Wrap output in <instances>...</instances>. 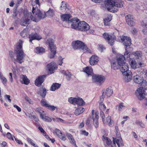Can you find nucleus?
I'll return each instance as SVG.
<instances>
[{
    "mask_svg": "<svg viewBox=\"0 0 147 147\" xmlns=\"http://www.w3.org/2000/svg\"><path fill=\"white\" fill-rule=\"evenodd\" d=\"M32 12L34 16H33L31 13L27 12L26 13H24V16L25 18H23L20 22V24L23 26L28 25L32 21L37 22L42 18L45 17L43 15L41 11L38 9H36L33 7Z\"/></svg>",
    "mask_w": 147,
    "mask_h": 147,
    "instance_id": "1",
    "label": "nucleus"
},
{
    "mask_svg": "<svg viewBox=\"0 0 147 147\" xmlns=\"http://www.w3.org/2000/svg\"><path fill=\"white\" fill-rule=\"evenodd\" d=\"M105 6L107 9L112 12H115L118 10V7H122L124 4V1L120 0H107Z\"/></svg>",
    "mask_w": 147,
    "mask_h": 147,
    "instance_id": "2",
    "label": "nucleus"
},
{
    "mask_svg": "<svg viewBox=\"0 0 147 147\" xmlns=\"http://www.w3.org/2000/svg\"><path fill=\"white\" fill-rule=\"evenodd\" d=\"M23 40H19L17 44L16 49L15 50L16 56V61L18 63L21 64L24 61L26 54L24 53L22 48Z\"/></svg>",
    "mask_w": 147,
    "mask_h": 147,
    "instance_id": "3",
    "label": "nucleus"
},
{
    "mask_svg": "<svg viewBox=\"0 0 147 147\" xmlns=\"http://www.w3.org/2000/svg\"><path fill=\"white\" fill-rule=\"evenodd\" d=\"M71 26L73 29L84 32L88 30L90 28L89 25L86 22L84 21L79 22V20L77 19L74 21Z\"/></svg>",
    "mask_w": 147,
    "mask_h": 147,
    "instance_id": "4",
    "label": "nucleus"
},
{
    "mask_svg": "<svg viewBox=\"0 0 147 147\" xmlns=\"http://www.w3.org/2000/svg\"><path fill=\"white\" fill-rule=\"evenodd\" d=\"M117 62L118 64L121 66L120 70L122 73L123 75L125 76V81L126 82H129L132 79V76L131 72L129 70L128 65V64L125 63L124 61H120V63H119V61Z\"/></svg>",
    "mask_w": 147,
    "mask_h": 147,
    "instance_id": "5",
    "label": "nucleus"
},
{
    "mask_svg": "<svg viewBox=\"0 0 147 147\" xmlns=\"http://www.w3.org/2000/svg\"><path fill=\"white\" fill-rule=\"evenodd\" d=\"M73 48L76 50H81L84 52L90 51L83 42L79 40L73 41L72 43Z\"/></svg>",
    "mask_w": 147,
    "mask_h": 147,
    "instance_id": "6",
    "label": "nucleus"
},
{
    "mask_svg": "<svg viewBox=\"0 0 147 147\" xmlns=\"http://www.w3.org/2000/svg\"><path fill=\"white\" fill-rule=\"evenodd\" d=\"M47 43L49 46L51 51L49 57L50 59L53 58L56 53V47L54 45L53 39L52 38H48L47 41Z\"/></svg>",
    "mask_w": 147,
    "mask_h": 147,
    "instance_id": "7",
    "label": "nucleus"
},
{
    "mask_svg": "<svg viewBox=\"0 0 147 147\" xmlns=\"http://www.w3.org/2000/svg\"><path fill=\"white\" fill-rule=\"evenodd\" d=\"M137 74L134 76L133 79L135 82L145 87L147 85V82L144 79L143 75Z\"/></svg>",
    "mask_w": 147,
    "mask_h": 147,
    "instance_id": "8",
    "label": "nucleus"
},
{
    "mask_svg": "<svg viewBox=\"0 0 147 147\" xmlns=\"http://www.w3.org/2000/svg\"><path fill=\"white\" fill-rule=\"evenodd\" d=\"M125 51L124 55H119L117 59V61H119V63H120V61H124L125 59L130 60L132 58L133 56L132 54L127 50V47H125Z\"/></svg>",
    "mask_w": 147,
    "mask_h": 147,
    "instance_id": "9",
    "label": "nucleus"
},
{
    "mask_svg": "<svg viewBox=\"0 0 147 147\" xmlns=\"http://www.w3.org/2000/svg\"><path fill=\"white\" fill-rule=\"evenodd\" d=\"M103 36L104 38L107 40L109 44L111 45H113L116 39L115 36L113 35H109L106 32L103 34Z\"/></svg>",
    "mask_w": 147,
    "mask_h": 147,
    "instance_id": "10",
    "label": "nucleus"
},
{
    "mask_svg": "<svg viewBox=\"0 0 147 147\" xmlns=\"http://www.w3.org/2000/svg\"><path fill=\"white\" fill-rule=\"evenodd\" d=\"M40 103L41 105L50 111H53L55 110L56 109L57 111V108L56 107H55L53 105H51L49 104L47 100L45 99H42L40 101Z\"/></svg>",
    "mask_w": 147,
    "mask_h": 147,
    "instance_id": "11",
    "label": "nucleus"
},
{
    "mask_svg": "<svg viewBox=\"0 0 147 147\" xmlns=\"http://www.w3.org/2000/svg\"><path fill=\"white\" fill-rule=\"evenodd\" d=\"M99 113L98 111L95 112L93 110L92 111V117L94 122V124L96 128L98 127Z\"/></svg>",
    "mask_w": 147,
    "mask_h": 147,
    "instance_id": "12",
    "label": "nucleus"
},
{
    "mask_svg": "<svg viewBox=\"0 0 147 147\" xmlns=\"http://www.w3.org/2000/svg\"><path fill=\"white\" fill-rule=\"evenodd\" d=\"M71 15L70 14H65L62 15L61 16V19L63 21H65L68 23H72L73 24L74 21L76 20V18L71 19Z\"/></svg>",
    "mask_w": 147,
    "mask_h": 147,
    "instance_id": "13",
    "label": "nucleus"
},
{
    "mask_svg": "<svg viewBox=\"0 0 147 147\" xmlns=\"http://www.w3.org/2000/svg\"><path fill=\"white\" fill-rule=\"evenodd\" d=\"M92 79L95 82L101 84L103 83L105 80V78L102 75H94L92 76Z\"/></svg>",
    "mask_w": 147,
    "mask_h": 147,
    "instance_id": "14",
    "label": "nucleus"
},
{
    "mask_svg": "<svg viewBox=\"0 0 147 147\" xmlns=\"http://www.w3.org/2000/svg\"><path fill=\"white\" fill-rule=\"evenodd\" d=\"M57 68V66L54 62H52L47 65V69L51 74L54 73L55 71Z\"/></svg>",
    "mask_w": 147,
    "mask_h": 147,
    "instance_id": "15",
    "label": "nucleus"
},
{
    "mask_svg": "<svg viewBox=\"0 0 147 147\" xmlns=\"http://www.w3.org/2000/svg\"><path fill=\"white\" fill-rule=\"evenodd\" d=\"M47 76V75H44L38 76L35 81V85L36 86H40L44 81L45 79L46 78Z\"/></svg>",
    "mask_w": 147,
    "mask_h": 147,
    "instance_id": "16",
    "label": "nucleus"
},
{
    "mask_svg": "<svg viewBox=\"0 0 147 147\" xmlns=\"http://www.w3.org/2000/svg\"><path fill=\"white\" fill-rule=\"evenodd\" d=\"M120 38L123 45L125 47L130 46L131 44V39L129 37L125 36H120Z\"/></svg>",
    "mask_w": 147,
    "mask_h": 147,
    "instance_id": "17",
    "label": "nucleus"
},
{
    "mask_svg": "<svg viewBox=\"0 0 147 147\" xmlns=\"http://www.w3.org/2000/svg\"><path fill=\"white\" fill-rule=\"evenodd\" d=\"M99 61L98 57L96 55H92L90 58L89 62L90 64L92 66L96 65Z\"/></svg>",
    "mask_w": 147,
    "mask_h": 147,
    "instance_id": "18",
    "label": "nucleus"
},
{
    "mask_svg": "<svg viewBox=\"0 0 147 147\" xmlns=\"http://www.w3.org/2000/svg\"><path fill=\"white\" fill-rule=\"evenodd\" d=\"M118 137L116 138H113V140L115 141V144L116 143L118 147H120V146H123V142L122 139L120 136V135L118 134Z\"/></svg>",
    "mask_w": 147,
    "mask_h": 147,
    "instance_id": "19",
    "label": "nucleus"
},
{
    "mask_svg": "<svg viewBox=\"0 0 147 147\" xmlns=\"http://www.w3.org/2000/svg\"><path fill=\"white\" fill-rule=\"evenodd\" d=\"M28 37L30 39L29 42L32 44H33L32 42L33 40H39L42 38L41 36H39L36 33H32L29 35Z\"/></svg>",
    "mask_w": 147,
    "mask_h": 147,
    "instance_id": "20",
    "label": "nucleus"
},
{
    "mask_svg": "<svg viewBox=\"0 0 147 147\" xmlns=\"http://www.w3.org/2000/svg\"><path fill=\"white\" fill-rule=\"evenodd\" d=\"M126 22L127 24L131 26H133L135 25L134 20L132 16L129 14L125 17Z\"/></svg>",
    "mask_w": 147,
    "mask_h": 147,
    "instance_id": "21",
    "label": "nucleus"
},
{
    "mask_svg": "<svg viewBox=\"0 0 147 147\" xmlns=\"http://www.w3.org/2000/svg\"><path fill=\"white\" fill-rule=\"evenodd\" d=\"M83 71L86 73L88 76H92L93 74V70L92 67L91 66H87L84 68Z\"/></svg>",
    "mask_w": 147,
    "mask_h": 147,
    "instance_id": "22",
    "label": "nucleus"
},
{
    "mask_svg": "<svg viewBox=\"0 0 147 147\" xmlns=\"http://www.w3.org/2000/svg\"><path fill=\"white\" fill-rule=\"evenodd\" d=\"M66 135L68 139L70 140L71 143L75 145L76 147H78L72 135L71 134L68 133H66Z\"/></svg>",
    "mask_w": 147,
    "mask_h": 147,
    "instance_id": "23",
    "label": "nucleus"
},
{
    "mask_svg": "<svg viewBox=\"0 0 147 147\" xmlns=\"http://www.w3.org/2000/svg\"><path fill=\"white\" fill-rule=\"evenodd\" d=\"M20 78L22 79L21 82L22 84L28 85L30 83L29 80L28 79L26 75H22L20 76Z\"/></svg>",
    "mask_w": 147,
    "mask_h": 147,
    "instance_id": "24",
    "label": "nucleus"
},
{
    "mask_svg": "<svg viewBox=\"0 0 147 147\" xmlns=\"http://www.w3.org/2000/svg\"><path fill=\"white\" fill-rule=\"evenodd\" d=\"M61 84L57 83H53L51 86L50 90L55 91L59 88L61 86Z\"/></svg>",
    "mask_w": 147,
    "mask_h": 147,
    "instance_id": "25",
    "label": "nucleus"
},
{
    "mask_svg": "<svg viewBox=\"0 0 147 147\" xmlns=\"http://www.w3.org/2000/svg\"><path fill=\"white\" fill-rule=\"evenodd\" d=\"M85 110V109L83 107H78L75 110L74 114L76 116H78L83 113Z\"/></svg>",
    "mask_w": 147,
    "mask_h": 147,
    "instance_id": "26",
    "label": "nucleus"
},
{
    "mask_svg": "<svg viewBox=\"0 0 147 147\" xmlns=\"http://www.w3.org/2000/svg\"><path fill=\"white\" fill-rule=\"evenodd\" d=\"M75 102V105L76 104L78 105L82 106L85 104V102L83 99L79 97L76 98Z\"/></svg>",
    "mask_w": 147,
    "mask_h": 147,
    "instance_id": "27",
    "label": "nucleus"
},
{
    "mask_svg": "<svg viewBox=\"0 0 147 147\" xmlns=\"http://www.w3.org/2000/svg\"><path fill=\"white\" fill-rule=\"evenodd\" d=\"M39 92L40 96L44 98L47 93L46 90L45 88H40Z\"/></svg>",
    "mask_w": 147,
    "mask_h": 147,
    "instance_id": "28",
    "label": "nucleus"
},
{
    "mask_svg": "<svg viewBox=\"0 0 147 147\" xmlns=\"http://www.w3.org/2000/svg\"><path fill=\"white\" fill-rule=\"evenodd\" d=\"M67 9L66 3L65 2L63 1L62 2L61 6L60 7V9L62 12H67Z\"/></svg>",
    "mask_w": 147,
    "mask_h": 147,
    "instance_id": "29",
    "label": "nucleus"
},
{
    "mask_svg": "<svg viewBox=\"0 0 147 147\" xmlns=\"http://www.w3.org/2000/svg\"><path fill=\"white\" fill-rule=\"evenodd\" d=\"M112 16L110 15H108L107 17L104 19V23L105 25L107 26L109 24V22L112 20Z\"/></svg>",
    "mask_w": 147,
    "mask_h": 147,
    "instance_id": "30",
    "label": "nucleus"
},
{
    "mask_svg": "<svg viewBox=\"0 0 147 147\" xmlns=\"http://www.w3.org/2000/svg\"><path fill=\"white\" fill-rule=\"evenodd\" d=\"M40 117L41 118L45 121L47 122H51L52 121V119L43 114L41 113L40 114Z\"/></svg>",
    "mask_w": 147,
    "mask_h": 147,
    "instance_id": "31",
    "label": "nucleus"
},
{
    "mask_svg": "<svg viewBox=\"0 0 147 147\" xmlns=\"http://www.w3.org/2000/svg\"><path fill=\"white\" fill-rule=\"evenodd\" d=\"M35 51L38 54H42L45 52V49L42 47H37L35 49Z\"/></svg>",
    "mask_w": 147,
    "mask_h": 147,
    "instance_id": "32",
    "label": "nucleus"
},
{
    "mask_svg": "<svg viewBox=\"0 0 147 147\" xmlns=\"http://www.w3.org/2000/svg\"><path fill=\"white\" fill-rule=\"evenodd\" d=\"M133 55H134L136 58L139 59L142 56V53L141 51H137L132 53Z\"/></svg>",
    "mask_w": 147,
    "mask_h": 147,
    "instance_id": "33",
    "label": "nucleus"
},
{
    "mask_svg": "<svg viewBox=\"0 0 147 147\" xmlns=\"http://www.w3.org/2000/svg\"><path fill=\"white\" fill-rule=\"evenodd\" d=\"M28 30L27 28H25L20 33V35L23 38H24L27 36L28 33Z\"/></svg>",
    "mask_w": 147,
    "mask_h": 147,
    "instance_id": "34",
    "label": "nucleus"
},
{
    "mask_svg": "<svg viewBox=\"0 0 147 147\" xmlns=\"http://www.w3.org/2000/svg\"><path fill=\"white\" fill-rule=\"evenodd\" d=\"M113 91L111 87L107 89L105 94L107 97H110L113 94Z\"/></svg>",
    "mask_w": 147,
    "mask_h": 147,
    "instance_id": "35",
    "label": "nucleus"
},
{
    "mask_svg": "<svg viewBox=\"0 0 147 147\" xmlns=\"http://www.w3.org/2000/svg\"><path fill=\"white\" fill-rule=\"evenodd\" d=\"M111 67L114 70L118 69L120 65L118 64L117 62V64H116L115 61H112L111 62Z\"/></svg>",
    "mask_w": 147,
    "mask_h": 147,
    "instance_id": "36",
    "label": "nucleus"
},
{
    "mask_svg": "<svg viewBox=\"0 0 147 147\" xmlns=\"http://www.w3.org/2000/svg\"><path fill=\"white\" fill-rule=\"evenodd\" d=\"M130 65L132 69H135L138 68V67H137V63L135 59H132L131 60L130 63Z\"/></svg>",
    "mask_w": 147,
    "mask_h": 147,
    "instance_id": "37",
    "label": "nucleus"
},
{
    "mask_svg": "<svg viewBox=\"0 0 147 147\" xmlns=\"http://www.w3.org/2000/svg\"><path fill=\"white\" fill-rule=\"evenodd\" d=\"M54 14V10L50 9L46 13L45 15L46 16H52Z\"/></svg>",
    "mask_w": 147,
    "mask_h": 147,
    "instance_id": "38",
    "label": "nucleus"
},
{
    "mask_svg": "<svg viewBox=\"0 0 147 147\" xmlns=\"http://www.w3.org/2000/svg\"><path fill=\"white\" fill-rule=\"evenodd\" d=\"M123 104H124L123 102L120 103L116 106V109H118L119 111H121L122 109L125 107Z\"/></svg>",
    "mask_w": 147,
    "mask_h": 147,
    "instance_id": "39",
    "label": "nucleus"
},
{
    "mask_svg": "<svg viewBox=\"0 0 147 147\" xmlns=\"http://www.w3.org/2000/svg\"><path fill=\"white\" fill-rule=\"evenodd\" d=\"M9 55L12 61H16V59H15L14 53L12 51H9Z\"/></svg>",
    "mask_w": 147,
    "mask_h": 147,
    "instance_id": "40",
    "label": "nucleus"
},
{
    "mask_svg": "<svg viewBox=\"0 0 147 147\" xmlns=\"http://www.w3.org/2000/svg\"><path fill=\"white\" fill-rule=\"evenodd\" d=\"M0 78L3 84L5 85L6 84L7 81V79L1 74H0Z\"/></svg>",
    "mask_w": 147,
    "mask_h": 147,
    "instance_id": "41",
    "label": "nucleus"
},
{
    "mask_svg": "<svg viewBox=\"0 0 147 147\" xmlns=\"http://www.w3.org/2000/svg\"><path fill=\"white\" fill-rule=\"evenodd\" d=\"M18 13L17 9H16L13 10V14L12 15V17L14 19L17 18V15Z\"/></svg>",
    "mask_w": 147,
    "mask_h": 147,
    "instance_id": "42",
    "label": "nucleus"
},
{
    "mask_svg": "<svg viewBox=\"0 0 147 147\" xmlns=\"http://www.w3.org/2000/svg\"><path fill=\"white\" fill-rule=\"evenodd\" d=\"M99 107L100 111H104L106 109V106L102 102L100 103Z\"/></svg>",
    "mask_w": 147,
    "mask_h": 147,
    "instance_id": "43",
    "label": "nucleus"
},
{
    "mask_svg": "<svg viewBox=\"0 0 147 147\" xmlns=\"http://www.w3.org/2000/svg\"><path fill=\"white\" fill-rule=\"evenodd\" d=\"M76 98L70 97L68 98V101L74 105H75V101L76 100Z\"/></svg>",
    "mask_w": 147,
    "mask_h": 147,
    "instance_id": "44",
    "label": "nucleus"
},
{
    "mask_svg": "<svg viewBox=\"0 0 147 147\" xmlns=\"http://www.w3.org/2000/svg\"><path fill=\"white\" fill-rule=\"evenodd\" d=\"M141 25L143 27L147 28V18L144 19L141 24Z\"/></svg>",
    "mask_w": 147,
    "mask_h": 147,
    "instance_id": "45",
    "label": "nucleus"
},
{
    "mask_svg": "<svg viewBox=\"0 0 147 147\" xmlns=\"http://www.w3.org/2000/svg\"><path fill=\"white\" fill-rule=\"evenodd\" d=\"M98 49L101 52H102L105 49L103 45H98Z\"/></svg>",
    "mask_w": 147,
    "mask_h": 147,
    "instance_id": "46",
    "label": "nucleus"
},
{
    "mask_svg": "<svg viewBox=\"0 0 147 147\" xmlns=\"http://www.w3.org/2000/svg\"><path fill=\"white\" fill-rule=\"evenodd\" d=\"M62 133L60 130L57 129H55L54 132V133L58 137Z\"/></svg>",
    "mask_w": 147,
    "mask_h": 147,
    "instance_id": "47",
    "label": "nucleus"
},
{
    "mask_svg": "<svg viewBox=\"0 0 147 147\" xmlns=\"http://www.w3.org/2000/svg\"><path fill=\"white\" fill-rule=\"evenodd\" d=\"M66 76V78L68 80H70L71 77V74L70 73L67 71L66 74L65 75Z\"/></svg>",
    "mask_w": 147,
    "mask_h": 147,
    "instance_id": "48",
    "label": "nucleus"
},
{
    "mask_svg": "<svg viewBox=\"0 0 147 147\" xmlns=\"http://www.w3.org/2000/svg\"><path fill=\"white\" fill-rule=\"evenodd\" d=\"M26 140L28 143L30 144L32 146L33 145H34V141L29 138H26Z\"/></svg>",
    "mask_w": 147,
    "mask_h": 147,
    "instance_id": "49",
    "label": "nucleus"
},
{
    "mask_svg": "<svg viewBox=\"0 0 147 147\" xmlns=\"http://www.w3.org/2000/svg\"><path fill=\"white\" fill-rule=\"evenodd\" d=\"M25 99L30 104H33V102L32 100L28 96H26L25 97Z\"/></svg>",
    "mask_w": 147,
    "mask_h": 147,
    "instance_id": "50",
    "label": "nucleus"
},
{
    "mask_svg": "<svg viewBox=\"0 0 147 147\" xmlns=\"http://www.w3.org/2000/svg\"><path fill=\"white\" fill-rule=\"evenodd\" d=\"M58 137H59L61 140L63 141H65L66 139V138L65 135L64 134H63L62 133Z\"/></svg>",
    "mask_w": 147,
    "mask_h": 147,
    "instance_id": "51",
    "label": "nucleus"
},
{
    "mask_svg": "<svg viewBox=\"0 0 147 147\" xmlns=\"http://www.w3.org/2000/svg\"><path fill=\"white\" fill-rule=\"evenodd\" d=\"M145 97L144 96V95L143 93H141L139 94L138 98L140 100H141L144 99Z\"/></svg>",
    "mask_w": 147,
    "mask_h": 147,
    "instance_id": "52",
    "label": "nucleus"
},
{
    "mask_svg": "<svg viewBox=\"0 0 147 147\" xmlns=\"http://www.w3.org/2000/svg\"><path fill=\"white\" fill-rule=\"evenodd\" d=\"M7 138L11 140H13V138L11 134L9 132H8L7 134Z\"/></svg>",
    "mask_w": 147,
    "mask_h": 147,
    "instance_id": "53",
    "label": "nucleus"
},
{
    "mask_svg": "<svg viewBox=\"0 0 147 147\" xmlns=\"http://www.w3.org/2000/svg\"><path fill=\"white\" fill-rule=\"evenodd\" d=\"M104 111H100V115L102 119V121L103 122H104V121L105 120V115L103 112Z\"/></svg>",
    "mask_w": 147,
    "mask_h": 147,
    "instance_id": "54",
    "label": "nucleus"
},
{
    "mask_svg": "<svg viewBox=\"0 0 147 147\" xmlns=\"http://www.w3.org/2000/svg\"><path fill=\"white\" fill-rule=\"evenodd\" d=\"M136 123L138 124L142 128H144L145 127V125L141 121H137L136 122Z\"/></svg>",
    "mask_w": 147,
    "mask_h": 147,
    "instance_id": "55",
    "label": "nucleus"
},
{
    "mask_svg": "<svg viewBox=\"0 0 147 147\" xmlns=\"http://www.w3.org/2000/svg\"><path fill=\"white\" fill-rule=\"evenodd\" d=\"M22 2V0H17V3L16 4V7H18L20 4Z\"/></svg>",
    "mask_w": 147,
    "mask_h": 147,
    "instance_id": "56",
    "label": "nucleus"
},
{
    "mask_svg": "<svg viewBox=\"0 0 147 147\" xmlns=\"http://www.w3.org/2000/svg\"><path fill=\"white\" fill-rule=\"evenodd\" d=\"M81 134L84 136H87L88 135L89 133L88 132L86 131V130H84L81 131Z\"/></svg>",
    "mask_w": 147,
    "mask_h": 147,
    "instance_id": "57",
    "label": "nucleus"
},
{
    "mask_svg": "<svg viewBox=\"0 0 147 147\" xmlns=\"http://www.w3.org/2000/svg\"><path fill=\"white\" fill-rule=\"evenodd\" d=\"M114 122L113 121L111 120L108 123V125L110 126H113L114 125Z\"/></svg>",
    "mask_w": 147,
    "mask_h": 147,
    "instance_id": "58",
    "label": "nucleus"
},
{
    "mask_svg": "<svg viewBox=\"0 0 147 147\" xmlns=\"http://www.w3.org/2000/svg\"><path fill=\"white\" fill-rule=\"evenodd\" d=\"M90 119L91 118H88L87 119L86 123V125L88 126L90 125Z\"/></svg>",
    "mask_w": 147,
    "mask_h": 147,
    "instance_id": "59",
    "label": "nucleus"
},
{
    "mask_svg": "<svg viewBox=\"0 0 147 147\" xmlns=\"http://www.w3.org/2000/svg\"><path fill=\"white\" fill-rule=\"evenodd\" d=\"M62 57L61 56H60L59 57V64L60 65H61L63 63V58H61Z\"/></svg>",
    "mask_w": 147,
    "mask_h": 147,
    "instance_id": "60",
    "label": "nucleus"
},
{
    "mask_svg": "<svg viewBox=\"0 0 147 147\" xmlns=\"http://www.w3.org/2000/svg\"><path fill=\"white\" fill-rule=\"evenodd\" d=\"M2 147H7V143L5 141H3L1 144Z\"/></svg>",
    "mask_w": 147,
    "mask_h": 147,
    "instance_id": "61",
    "label": "nucleus"
},
{
    "mask_svg": "<svg viewBox=\"0 0 147 147\" xmlns=\"http://www.w3.org/2000/svg\"><path fill=\"white\" fill-rule=\"evenodd\" d=\"M13 107L14 108H16L18 110V111L19 112H20L21 111V109L19 107V106L16 105H13Z\"/></svg>",
    "mask_w": 147,
    "mask_h": 147,
    "instance_id": "62",
    "label": "nucleus"
},
{
    "mask_svg": "<svg viewBox=\"0 0 147 147\" xmlns=\"http://www.w3.org/2000/svg\"><path fill=\"white\" fill-rule=\"evenodd\" d=\"M5 98H7L10 102H11V100L10 99V95H5Z\"/></svg>",
    "mask_w": 147,
    "mask_h": 147,
    "instance_id": "63",
    "label": "nucleus"
},
{
    "mask_svg": "<svg viewBox=\"0 0 147 147\" xmlns=\"http://www.w3.org/2000/svg\"><path fill=\"white\" fill-rule=\"evenodd\" d=\"M137 92H138V94L143 93V92L142 91V88H139L137 90Z\"/></svg>",
    "mask_w": 147,
    "mask_h": 147,
    "instance_id": "64",
    "label": "nucleus"
}]
</instances>
